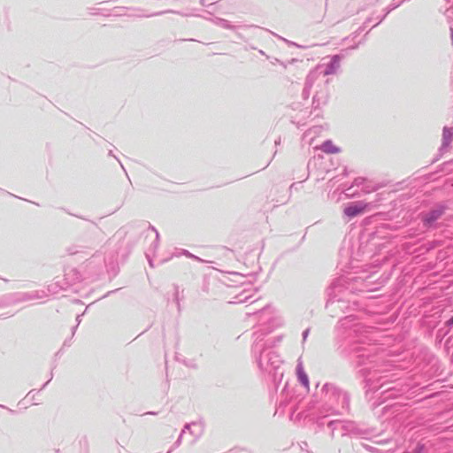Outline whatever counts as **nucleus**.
<instances>
[{
    "label": "nucleus",
    "instance_id": "f257e3e1",
    "mask_svg": "<svg viewBox=\"0 0 453 453\" xmlns=\"http://www.w3.org/2000/svg\"><path fill=\"white\" fill-rule=\"evenodd\" d=\"M367 207L368 205L363 202L352 203L344 208V213L348 217L352 218L364 213L366 211Z\"/></svg>",
    "mask_w": 453,
    "mask_h": 453
},
{
    "label": "nucleus",
    "instance_id": "f03ea898",
    "mask_svg": "<svg viewBox=\"0 0 453 453\" xmlns=\"http://www.w3.org/2000/svg\"><path fill=\"white\" fill-rule=\"evenodd\" d=\"M296 374L299 381L309 390L310 382L307 374L305 373L302 365H298L296 367Z\"/></svg>",
    "mask_w": 453,
    "mask_h": 453
},
{
    "label": "nucleus",
    "instance_id": "7ed1b4c3",
    "mask_svg": "<svg viewBox=\"0 0 453 453\" xmlns=\"http://www.w3.org/2000/svg\"><path fill=\"white\" fill-rule=\"evenodd\" d=\"M441 215V211H431L426 218V220L428 222V223H432L434 221H435L437 219H439V217Z\"/></svg>",
    "mask_w": 453,
    "mask_h": 453
},
{
    "label": "nucleus",
    "instance_id": "20e7f679",
    "mask_svg": "<svg viewBox=\"0 0 453 453\" xmlns=\"http://www.w3.org/2000/svg\"><path fill=\"white\" fill-rule=\"evenodd\" d=\"M324 150L330 153H334L338 151V149H336L330 142H325L323 144Z\"/></svg>",
    "mask_w": 453,
    "mask_h": 453
},
{
    "label": "nucleus",
    "instance_id": "39448f33",
    "mask_svg": "<svg viewBox=\"0 0 453 453\" xmlns=\"http://www.w3.org/2000/svg\"><path fill=\"white\" fill-rule=\"evenodd\" d=\"M448 325H453V316L448 320Z\"/></svg>",
    "mask_w": 453,
    "mask_h": 453
}]
</instances>
